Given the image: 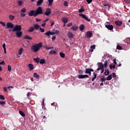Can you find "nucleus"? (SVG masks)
Listing matches in <instances>:
<instances>
[{
	"mask_svg": "<svg viewBox=\"0 0 130 130\" xmlns=\"http://www.w3.org/2000/svg\"><path fill=\"white\" fill-rule=\"evenodd\" d=\"M0 99L1 100H5V96L2 94H0Z\"/></svg>",
	"mask_w": 130,
	"mask_h": 130,
	"instance_id": "48",
	"label": "nucleus"
},
{
	"mask_svg": "<svg viewBox=\"0 0 130 130\" xmlns=\"http://www.w3.org/2000/svg\"><path fill=\"white\" fill-rule=\"evenodd\" d=\"M95 48H96V46L95 45H91L90 46V49H95Z\"/></svg>",
	"mask_w": 130,
	"mask_h": 130,
	"instance_id": "51",
	"label": "nucleus"
},
{
	"mask_svg": "<svg viewBox=\"0 0 130 130\" xmlns=\"http://www.w3.org/2000/svg\"><path fill=\"white\" fill-rule=\"evenodd\" d=\"M55 38H56V37L55 36H53L52 38V41H54Z\"/></svg>",
	"mask_w": 130,
	"mask_h": 130,
	"instance_id": "55",
	"label": "nucleus"
},
{
	"mask_svg": "<svg viewBox=\"0 0 130 130\" xmlns=\"http://www.w3.org/2000/svg\"><path fill=\"white\" fill-rule=\"evenodd\" d=\"M125 2L127 4H130V0H125Z\"/></svg>",
	"mask_w": 130,
	"mask_h": 130,
	"instance_id": "64",
	"label": "nucleus"
},
{
	"mask_svg": "<svg viewBox=\"0 0 130 130\" xmlns=\"http://www.w3.org/2000/svg\"><path fill=\"white\" fill-rule=\"evenodd\" d=\"M51 14V9L50 8H47L45 12V16H49Z\"/></svg>",
	"mask_w": 130,
	"mask_h": 130,
	"instance_id": "8",
	"label": "nucleus"
},
{
	"mask_svg": "<svg viewBox=\"0 0 130 130\" xmlns=\"http://www.w3.org/2000/svg\"><path fill=\"white\" fill-rule=\"evenodd\" d=\"M36 22H40L41 21V19L36 18Z\"/></svg>",
	"mask_w": 130,
	"mask_h": 130,
	"instance_id": "63",
	"label": "nucleus"
},
{
	"mask_svg": "<svg viewBox=\"0 0 130 130\" xmlns=\"http://www.w3.org/2000/svg\"><path fill=\"white\" fill-rule=\"evenodd\" d=\"M8 70L9 71V72H11V71H12V67H11V66L8 65Z\"/></svg>",
	"mask_w": 130,
	"mask_h": 130,
	"instance_id": "43",
	"label": "nucleus"
},
{
	"mask_svg": "<svg viewBox=\"0 0 130 130\" xmlns=\"http://www.w3.org/2000/svg\"><path fill=\"white\" fill-rule=\"evenodd\" d=\"M53 25H54V22L51 21V26L52 27V26H53Z\"/></svg>",
	"mask_w": 130,
	"mask_h": 130,
	"instance_id": "60",
	"label": "nucleus"
},
{
	"mask_svg": "<svg viewBox=\"0 0 130 130\" xmlns=\"http://www.w3.org/2000/svg\"><path fill=\"white\" fill-rule=\"evenodd\" d=\"M94 77L91 79L92 82H93V81L95 80V79L97 78V74L93 73Z\"/></svg>",
	"mask_w": 130,
	"mask_h": 130,
	"instance_id": "25",
	"label": "nucleus"
},
{
	"mask_svg": "<svg viewBox=\"0 0 130 130\" xmlns=\"http://www.w3.org/2000/svg\"><path fill=\"white\" fill-rule=\"evenodd\" d=\"M19 114H20L22 117H25V113L23 111H19Z\"/></svg>",
	"mask_w": 130,
	"mask_h": 130,
	"instance_id": "33",
	"label": "nucleus"
},
{
	"mask_svg": "<svg viewBox=\"0 0 130 130\" xmlns=\"http://www.w3.org/2000/svg\"><path fill=\"white\" fill-rule=\"evenodd\" d=\"M3 47L4 50V53H7V48H6V43L3 44Z\"/></svg>",
	"mask_w": 130,
	"mask_h": 130,
	"instance_id": "27",
	"label": "nucleus"
},
{
	"mask_svg": "<svg viewBox=\"0 0 130 130\" xmlns=\"http://www.w3.org/2000/svg\"><path fill=\"white\" fill-rule=\"evenodd\" d=\"M68 36H69V38L72 39V38H73V37H74V34H73V32H69Z\"/></svg>",
	"mask_w": 130,
	"mask_h": 130,
	"instance_id": "24",
	"label": "nucleus"
},
{
	"mask_svg": "<svg viewBox=\"0 0 130 130\" xmlns=\"http://www.w3.org/2000/svg\"><path fill=\"white\" fill-rule=\"evenodd\" d=\"M91 72H94V70L92 68H86L85 69V74H89Z\"/></svg>",
	"mask_w": 130,
	"mask_h": 130,
	"instance_id": "12",
	"label": "nucleus"
},
{
	"mask_svg": "<svg viewBox=\"0 0 130 130\" xmlns=\"http://www.w3.org/2000/svg\"><path fill=\"white\" fill-rule=\"evenodd\" d=\"M34 28L35 30H39L40 29V25H39V24H35L34 25Z\"/></svg>",
	"mask_w": 130,
	"mask_h": 130,
	"instance_id": "17",
	"label": "nucleus"
},
{
	"mask_svg": "<svg viewBox=\"0 0 130 130\" xmlns=\"http://www.w3.org/2000/svg\"><path fill=\"white\" fill-rule=\"evenodd\" d=\"M49 53V54H56V51L51 50Z\"/></svg>",
	"mask_w": 130,
	"mask_h": 130,
	"instance_id": "37",
	"label": "nucleus"
},
{
	"mask_svg": "<svg viewBox=\"0 0 130 130\" xmlns=\"http://www.w3.org/2000/svg\"><path fill=\"white\" fill-rule=\"evenodd\" d=\"M42 14H43L42 8H41V7H39L35 11V17H37L38 15H42Z\"/></svg>",
	"mask_w": 130,
	"mask_h": 130,
	"instance_id": "2",
	"label": "nucleus"
},
{
	"mask_svg": "<svg viewBox=\"0 0 130 130\" xmlns=\"http://www.w3.org/2000/svg\"><path fill=\"white\" fill-rule=\"evenodd\" d=\"M115 25H116V26H121V25H122V21H120V20H117L116 21H115Z\"/></svg>",
	"mask_w": 130,
	"mask_h": 130,
	"instance_id": "14",
	"label": "nucleus"
},
{
	"mask_svg": "<svg viewBox=\"0 0 130 130\" xmlns=\"http://www.w3.org/2000/svg\"><path fill=\"white\" fill-rule=\"evenodd\" d=\"M14 27V24L12 23V22H8L6 24V28H7V29H13Z\"/></svg>",
	"mask_w": 130,
	"mask_h": 130,
	"instance_id": "6",
	"label": "nucleus"
},
{
	"mask_svg": "<svg viewBox=\"0 0 130 130\" xmlns=\"http://www.w3.org/2000/svg\"><path fill=\"white\" fill-rule=\"evenodd\" d=\"M111 79H112V75L111 74L107 77L106 80H107L108 81H110Z\"/></svg>",
	"mask_w": 130,
	"mask_h": 130,
	"instance_id": "35",
	"label": "nucleus"
},
{
	"mask_svg": "<svg viewBox=\"0 0 130 130\" xmlns=\"http://www.w3.org/2000/svg\"><path fill=\"white\" fill-rule=\"evenodd\" d=\"M108 63V61L107 60H106L105 61L104 64V68H107V64Z\"/></svg>",
	"mask_w": 130,
	"mask_h": 130,
	"instance_id": "34",
	"label": "nucleus"
},
{
	"mask_svg": "<svg viewBox=\"0 0 130 130\" xmlns=\"http://www.w3.org/2000/svg\"><path fill=\"white\" fill-rule=\"evenodd\" d=\"M71 29L73 30V31H76V30H78V26L73 25L71 27Z\"/></svg>",
	"mask_w": 130,
	"mask_h": 130,
	"instance_id": "26",
	"label": "nucleus"
},
{
	"mask_svg": "<svg viewBox=\"0 0 130 130\" xmlns=\"http://www.w3.org/2000/svg\"><path fill=\"white\" fill-rule=\"evenodd\" d=\"M100 81L103 83V82H105L106 81V79H105V77H103V78H101Z\"/></svg>",
	"mask_w": 130,
	"mask_h": 130,
	"instance_id": "42",
	"label": "nucleus"
},
{
	"mask_svg": "<svg viewBox=\"0 0 130 130\" xmlns=\"http://www.w3.org/2000/svg\"><path fill=\"white\" fill-rule=\"evenodd\" d=\"M73 25L72 23H70L69 24H67L68 27H71Z\"/></svg>",
	"mask_w": 130,
	"mask_h": 130,
	"instance_id": "59",
	"label": "nucleus"
},
{
	"mask_svg": "<svg viewBox=\"0 0 130 130\" xmlns=\"http://www.w3.org/2000/svg\"><path fill=\"white\" fill-rule=\"evenodd\" d=\"M34 60L37 62V63H39V59L38 58H34Z\"/></svg>",
	"mask_w": 130,
	"mask_h": 130,
	"instance_id": "45",
	"label": "nucleus"
},
{
	"mask_svg": "<svg viewBox=\"0 0 130 130\" xmlns=\"http://www.w3.org/2000/svg\"><path fill=\"white\" fill-rule=\"evenodd\" d=\"M22 30V26L20 25H16L14 26L12 32H19Z\"/></svg>",
	"mask_w": 130,
	"mask_h": 130,
	"instance_id": "3",
	"label": "nucleus"
},
{
	"mask_svg": "<svg viewBox=\"0 0 130 130\" xmlns=\"http://www.w3.org/2000/svg\"><path fill=\"white\" fill-rule=\"evenodd\" d=\"M116 48L118 50H122V47H121V46H119L118 45L117 46Z\"/></svg>",
	"mask_w": 130,
	"mask_h": 130,
	"instance_id": "39",
	"label": "nucleus"
},
{
	"mask_svg": "<svg viewBox=\"0 0 130 130\" xmlns=\"http://www.w3.org/2000/svg\"><path fill=\"white\" fill-rule=\"evenodd\" d=\"M22 53H23V48H20L19 50L18 54H19V55H21Z\"/></svg>",
	"mask_w": 130,
	"mask_h": 130,
	"instance_id": "31",
	"label": "nucleus"
},
{
	"mask_svg": "<svg viewBox=\"0 0 130 130\" xmlns=\"http://www.w3.org/2000/svg\"><path fill=\"white\" fill-rule=\"evenodd\" d=\"M24 39H26V40H32V37L26 35L24 37Z\"/></svg>",
	"mask_w": 130,
	"mask_h": 130,
	"instance_id": "19",
	"label": "nucleus"
},
{
	"mask_svg": "<svg viewBox=\"0 0 130 130\" xmlns=\"http://www.w3.org/2000/svg\"><path fill=\"white\" fill-rule=\"evenodd\" d=\"M9 19L10 21H14L15 20V16L13 15H10L9 16Z\"/></svg>",
	"mask_w": 130,
	"mask_h": 130,
	"instance_id": "20",
	"label": "nucleus"
},
{
	"mask_svg": "<svg viewBox=\"0 0 130 130\" xmlns=\"http://www.w3.org/2000/svg\"><path fill=\"white\" fill-rule=\"evenodd\" d=\"M64 7H68V6H69V4H68V2L64 1Z\"/></svg>",
	"mask_w": 130,
	"mask_h": 130,
	"instance_id": "53",
	"label": "nucleus"
},
{
	"mask_svg": "<svg viewBox=\"0 0 130 130\" xmlns=\"http://www.w3.org/2000/svg\"><path fill=\"white\" fill-rule=\"evenodd\" d=\"M109 67L111 70H112V69H115V65L110 64Z\"/></svg>",
	"mask_w": 130,
	"mask_h": 130,
	"instance_id": "40",
	"label": "nucleus"
},
{
	"mask_svg": "<svg viewBox=\"0 0 130 130\" xmlns=\"http://www.w3.org/2000/svg\"><path fill=\"white\" fill-rule=\"evenodd\" d=\"M42 47V43L40 42L38 44H35L31 46V50L32 52H37Z\"/></svg>",
	"mask_w": 130,
	"mask_h": 130,
	"instance_id": "1",
	"label": "nucleus"
},
{
	"mask_svg": "<svg viewBox=\"0 0 130 130\" xmlns=\"http://www.w3.org/2000/svg\"><path fill=\"white\" fill-rule=\"evenodd\" d=\"M28 67L29 68V71H32V70L34 69V66L31 63L28 64Z\"/></svg>",
	"mask_w": 130,
	"mask_h": 130,
	"instance_id": "21",
	"label": "nucleus"
},
{
	"mask_svg": "<svg viewBox=\"0 0 130 130\" xmlns=\"http://www.w3.org/2000/svg\"><path fill=\"white\" fill-rule=\"evenodd\" d=\"M40 31L42 33H43L44 32H45V30H44V28H42L41 27H40Z\"/></svg>",
	"mask_w": 130,
	"mask_h": 130,
	"instance_id": "47",
	"label": "nucleus"
},
{
	"mask_svg": "<svg viewBox=\"0 0 130 130\" xmlns=\"http://www.w3.org/2000/svg\"><path fill=\"white\" fill-rule=\"evenodd\" d=\"M98 67L101 69V70H103L104 69V64L102 62L98 63Z\"/></svg>",
	"mask_w": 130,
	"mask_h": 130,
	"instance_id": "15",
	"label": "nucleus"
},
{
	"mask_svg": "<svg viewBox=\"0 0 130 130\" xmlns=\"http://www.w3.org/2000/svg\"><path fill=\"white\" fill-rule=\"evenodd\" d=\"M46 25V22H44L41 24L42 27H45V25Z\"/></svg>",
	"mask_w": 130,
	"mask_h": 130,
	"instance_id": "57",
	"label": "nucleus"
},
{
	"mask_svg": "<svg viewBox=\"0 0 130 130\" xmlns=\"http://www.w3.org/2000/svg\"><path fill=\"white\" fill-rule=\"evenodd\" d=\"M5 104H6V102L0 101V105H5Z\"/></svg>",
	"mask_w": 130,
	"mask_h": 130,
	"instance_id": "50",
	"label": "nucleus"
},
{
	"mask_svg": "<svg viewBox=\"0 0 130 130\" xmlns=\"http://www.w3.org/2000/svg\"><path fill=\"white\" fill-rule=\"evenodd\" d=\"M59 55H60V57H62V58H64L65 56H66V55L62 52H60Z\"/></svg>",
	"mask_w": 130,
	"mask_h": 130,
	"instance_id": "32",
	"label": "nucleus"
},
{
	"mask_svg": "<svg viewBox=\"0 0 130 130\" xmlns=\"http://www.w3.org/2000/svg\"><path fill=\"white\" fill-rule=\"evenodd\" d=\"M48 3H49V6H52V3H53V0H48Z\"/></svg>",
	"mask_w": 130,
	"mask_h": 130,
	"instance_id": "41",
	"label": "nucleus"
},
{
	"mask_svg": "<svg viewBox=\"0 0 130 130\" xmlns=\"http://www.w3.org/2000/svg\"><path fill=\"white\" fill-rule=\"evenodd\" d=\"M79 29H80V31H83V30H84V29H85V26L84 25V24L80 25V26L79 27Z\"/></svg>",
	"mask_w": 130,
	"mask_h": 130,
	"instance_id": "28",
	"label": "nucleus"
},
{
	"mask_svg": "<svg viewBox=\"0 0 130 130\" xmlns=\"http://www.w3.org/2000/svg\"><path fill=\"white\" fill-rule=\"evenodd\" d=\"M16 35L18 38L22 37L23 35V32L22 31H16Z\"/></svg>",
	"mask_w": 130,
	"mask_h": 130,
	"instance_id": "9",
	"label": "nucleus"
},
{
	"mask_svg": "<svg viewBox=\"0 0 130 130\" xmlns=\"http://www.w3.org/2000/svg\"><path fill=\"white\" fill-rule=\"evenodd\" d=\"M109 74H110L109 70H108V69L106 70L105 71V76H108V75H109Z\"/></svg>",
	"mask_w": 130,
	"mask_h": 130,
	"instance_id": "36",
	"label": "nucleus"
},
{
	"mask_svg": "<svg viewBox=\"0 0 130 130\" xmlns=\"http://www.w3.org/2000/svg\"><path fill=\"white\" fill-rule=\"evenodd\" d=\"M40 63L41 64H44V63H45V59H41L40 60Z\"/></svg>",
	"mask_w": 130,
	"mask_h": 130,
	"instance_id": "30",
	"label": "nucleus"
},
{
	"mask_svg": "<svg viewBox=\"0 0 130 130\" xmlns=\"http://www.w3.org/2000/svg\"><path fill=\"white\" fill-rule=\"evenodd\" d=\"M26 11H27V10L25 9V8H24L22 9H21V10L20 11V12L23 13H26Z\"/></svg>",
	"mask_w": 130,
	"mask_h": 130,
	"instance_id": "38",
	"label": "nucleus"
},
{
	"mask_svg": "<svg viewBox=\"0 0 130 130\" xmlns=\"http://www.w3.org/2000/svg\"><path fill=\"white\" fill-rule=\"evenodd\" d=\"M43 1L44 0H39L37 2V7H39V6H41L43 4Z\"/></svg>",
	"mask_w": 130,
	"mask_h": 130,
	"instance_id": "16",
	"label": "nucleus"
},
{
	"mask_svg": "<svg viewBox=\"0 0 130 130\" xmlns=\"http://www.w3.org/2000/svg\"><path fill=\"white\" fill-rule=\"evenodd\" d=\"M79 13H83V12H85V9H83L82 8L80 9L78 11Z\"/></svg>",
	"mask_w": 130,
	"mask_h": 130,
	"instance_id": "44",
	"label": "nucleus"
},
{
	"mask_svg": "<svg viewBox=\"0 0 130 130\" xmlns=\"http://www.w3.org/2000/svg\"><path fill=\"white\" fill-rule=\"evenodd\" d=\"M78 73H79V74H84V71H83L81 69H79V70H78Z\"/></svg>",
	"mask_w": 130,
	"mask_h": 130,
	"instance_id": "46",
	"label": "nucleus"
},
{
	"mask_svg": "<svg viewBox=\"0 0 130 130\" xmlns=\"http://www.w3.org/2000/svg\"><path fill=\"white\" fill-rule=\"evenodd\" d=\"M112 76L113 78H115V77H116V74H115V73H113Z\"/></svg>",
	"mask_w": 130,
	"mask_h": 130,
	"instance_id": "56",
	"label": "nucleus"
},
{
	"mask_svg": "<svg viewBox=\"0 0 130 130\" xmlns=\"http://www.w3.org/2000/svg\"><path fill=\"white\" fill-rule=\"evenodd\" d=\"M79 16L81 17V18H82L83 19H85L86 20V21H87V22H90V21H91L90 19H89V18H88V17H87L86 16V15H85L83 14H80Z\"/></svg>",
	"mask_w": 130,
	"mask_h": 130,
	"instance_id": "7",
	"label": "nucleus"
},
{
	"mask_svg": "<svg viewBox=\"0 0 130 130\" xmlns=\"http://www.w3.org/2000/svg\"><path fill=\"white\" fill-rule=\"evenodd\" d=\"M35 28L33 26H31L29 28V29H28V32H29L30 33H31V32H33V31H34Z\"/></svg>",
	"mask_w": 130,
	"mask_h": 130,
	"instance_id": "23",
	"label": "nucleus"
},
{
	"mask_svg": "<svg viewBox=\"0 0 130 130\" xmlns=\"http://www.w3.org/2000/svg\"><path fill=\"white\" fill-rule=\"evenodd\" d=\"M104 7H108V8H110V6L109 5V4H104Z\"/></svg>",
	"mask_w": 130,
	"mask_h": 130,
	"instance_id": "61",
	"label": "nucleus"
},
{
	"mask_svg": "<svg viewBox=\"0 0 130 130\" xmlns=\"http://www.w3.org/2000/svg\"><path fill=\"white\" fill-rule=\"evenodd\" d=\"M18 6H19L20 7H21V6H22V4H23V2L22 1H18Z\"/></svg>",
	"mask_w": 130,
	"mask_h": 130,
	"instance_id": "49",
	"label": "nucleus"
},
{
	"mask_svg": "<svg viewBox=\"0 0 130 130\" xmlns=\"http://www.w3.org/2000/svg\"><path fill=\"white\" fill-rule=\"evenodd\" d=\"M92 31H88L86 32V36L87 38H91L92 37Z\"/></svg>",
	"mask_w": 130,
	"mask_h": 130,
	"instance_id": "13",
	"label": "nucleus"
},
{
	"mask_svg": "<svg viewBox=\"0 0 130 130\" xmlns=\"http://www.w3.org/2000/svg\"><path fill=\"white\" fill-rule=\"evenodd\" d=\"M105 27L108 30H113V25L110 24L109 22H106L105 24Z\"/></svg>",
	"mask_w": 130,
	"mask_h": 130,
	"instance_id": "5",
	"label": "nucleus"
},
{
	"mask_svg": "<svg viewBox=\"0 0 130 130\" xmlns=\"http://www.w3.org/2000/svg\"><path fill=\"white\" fill-rule=\"evenodd\" d=\"M77 78L78 79H85V78H89V76L88 75H78Z\"/></svg>",
	"mask_w": 130,
	"mask_h": 130,
	"instance_id": "10",
	"label": "nucleus"
},
{
	"mask_svg": "<svg viewBox=\"0 0 130 130\" xmlns=\"http://www.w3.org/2000/svg\"><path fill=\"white\" fill-rule=\"evenodd\" d=\"M44 48H45V49H46L47 50H49V49H53V47H49L48 46L46 45L44 47Z\"/></svg>",
	"mask_w": 130,
	"mask_h": 130,
	"instance_id": "29",
	"label": "nucleus"
},
{
	"mask_svg": "<svg viewBox=\"0 0 130 130\" xmlns=\"http://www.w3.org/2000/svg\"><path fill=\"white\" fill-rule=\"evenodd\" d=\"M28 16H29L30 17H35V11L34 10H31L28 13Z\"/></svg>",
	"mask_w": 130,
	"mask_h": 130,
	"instance_id": "11",
	"label": "nucleus"
},
{
	"mask_svg": "<svg viewBox=\"0 0 130 130\" xmlns=\"http://www.w3.org/2000/svg\"><path fill=\"white\" fill-rule=\"evenodd\" d=\"M0 24H2L4 27H6V23L3 21H0Z\"/></svg>",
	"mask_w": 130,
	"mask_h": 130,
	"instance_id": "52",
	"label": "nucleus"
},
{
	"mask_svg": "<svg viewBox=\"0 0 130 130\" xmlns=\"http://www.w3.org/2000/svg\"><path fill=\"white\" fill-rule=\"evenodd\" d=\"M20 16L21 17H25V16H26V14H25V13H21Z\"/></svg>",
	"mask_w": 130,
	"mask_h": 130,
	"instance_id": "54",
	"label": "nucleus"
},
{
	"mask_svg": "<svg viewBox=\"0 0 130 130\" xmlns=\"http://www.w3.org/2000/svg\"><path fill=\"white\" fill-rule=\"evenodd\" d=\"M3 89L5 92H8V90L7 89V87H3Z\"/></svg>",
	"mask_w": 130,
	"mask_h": 130,
	"instance_id": "62",
	"label": "nucleus"
},
{
	"mask_svg": "<svg viewBox=\"0 0 130 130\" xmlns=\"http://www.w3.org/2000/svg\"><path fill=\"white\" fill-rule=\"evenodd\" d=\"M56 33H59V30H56L55 32L51 31L50 30L47 31L45 33V35L47 36L48 37H50V35H54V34H56Z\"/></svg>",
	"mask_w": 130,
	"mask_h": 130,
	"instance_id": "4",
	"label": "nucleus"
},
{
	"mask_svg": "<svg viewBox=\"0 0 130 130\" xmlns=\"http://www.w3.org/2000/svg\"><path fill=\"white\" fill-rule=\"evenodd\" d=\"M33 76L35 78H36V79H40V76H39V75L37 74V73H34V76Z\"/></svg>",
	"mask_w": 130,
	"mask_h": 130,
	"instance_id": "22",
	"label": "nucleus"
},
{
	"mask_svg": "<svg viewBox=\"0 0 130 130\" xmlns=\"http://www.w3.org/2000/svg\"><path fill=\"white\" fill-rule=\"evenodd\" d=\"M92 0H86L87 3H88V4H91V3H92Z\"/></svg>",
	"mask_w": 130,
	"mask_h": 130,
	"instance_id": "58",
	"label": "nucleus"
},
{
	"mask_svg": "<svg viewBox=\"0 0 130 130\" xmlns=\"http://www.w3.org/2000/svg\"><path fill=\"white\" fill-rule=\"evenodd\" d=\"M68 18L67 17H62V21L63 22V23H64V24H67V23H68Z\"/></svg>",
	"mask_w": 130,
	"mask_h": 130,
	"instance_id": "18",
	"label": "nucleus"
}]
</instances>
